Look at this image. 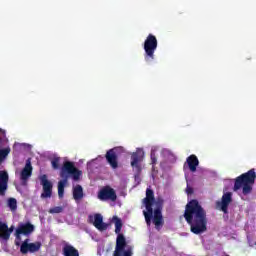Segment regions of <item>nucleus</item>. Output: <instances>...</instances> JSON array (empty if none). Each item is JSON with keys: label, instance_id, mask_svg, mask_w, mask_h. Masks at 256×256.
Returning <instances> with one entry per match:
<instances>
[{"label": "nucleus", "instance_id": "obj_1", "mask_svg": "<svg viewBox=\"0 0 256 256\" xmlns=\"http://www.w3.org/2000/svg\"><path fill=\"white\" fill-rule=\"evenodd\" d=\"M184 217L194 235H201L207 231V212L197 200H191L186 205Z\"/></svg>", "mask_w": 256, "mask_h": 256}, {"label": "nucleus", "instance_id": "obj_2", "mask_svg": "<svg viewBox=\"0 0 256 256\" xmlns=\"http://www.w3.org/2000/svg\"><path fill=\"white\" fill-rule=\"evenodd\" d=\"M143 205L146 208V210L143 211V214L147 225H151V219L153 218V223L156 229H161V227H163V215L161 214V205H163V200L158 199V201L155 202V198L153 197V190L147 189L146 198L143 200ZM153 205H156L157 207V209L154 211V216Z\"/></svg>", "mask_w": 256, "mask_h": 256}, {"label": "nucleus", "instance_id": "obj_3", "mask_svg": "<svg viewBox=\"0 0 256 256\" xmlns=\"http://www.w3.org/2000/svg\"><path fill=\"white\" fill-rule=\"evenodd\" d=\"M81 175H83V172L77 169L73 162L67 161L64 163L60 172L62 180L58 182V196L60 199H63V195L65 194V186L67 185V179L71 177L73 181H79V179H81Z\"/></svg>", "mask_w": 256, "mask_h": 256}, {"label": "nucleus", "instance_id": "obj_4", "mask_svg": "<svg viewBox=\"0 0 256 256\" xmlns=\"http://www.w3.org/2000/svg\"><path fill=\"white\" fill-rule=\"evenodd\" d=\"M111 223L115 225V233H117L118 235L116 239V249L114 252V256H132L133 246L127 244L125 237L120 234L121 228L123 227V222L117 216H114Z\"/></svg>", "mask_w": 256, "mask_h": 256}, {"label": "nucleus", "instance_id": "obj_5", "mask_svg": "<svg viewBox=\"0 0 256 256\" xmlns=\"http://www.w3.org/2000/svg\"><path fill=\"white\" fill-rule=\"evenodd\" d=\"M255 178V169H251L248 172L240 175L235 180L234 191H242L243 195H249V193L253 191V185H255Z\"/></svg>", "mask_w": 256, "mask_h": 256}, {"label": "nucleus", "instance_id": "obj_6", "mask_svg": "<svg viewBox=\"0 0 256 256\" xmlns=\"http://www.w3.org/2000/svg\"><path fill=\"white\" fill-rule=\"evenodd\" d=\"M159 43L157 37L153 34H149L143 44L144 49V61L146 63H153L155 61V51H157Z\"/></svg>", "mask_w": 256, "mask_h": 256}, {"label": "nucleus", "instance_id": "obj_7", "mask_svg": "<svg viewBox=\"0 0 256 256\" xmlns=\"http://www.w3.org/2000/svg\"><path fill=\"white\" fill-rule=\"evenodd\" d=\"M143 159H145V151L143 148H137L135 152L131 153L130 165L136 173H141V169H143L141 165Z\"/></svg>", "mask_w": 256, "mask_h": 256}, {"label": "nucleus", "instance_id": "obj_8", "mask_svg": "<svg viewBox=\"0 0 256 256\" xmlns=\"http://www.w3.org/2000/svg\"><path fill=\"white\" fill-rule=\"evenodd\" d=\"M11 153V147H9V139L7 138V132L5 129L0 128V163H3Z\"/></svg>", "mask_w": 256, "mask_h": 256}, {"label": "nucleus", "instance_id": "obj_9", "mask_svg": "<svg viewBox=\"0 0 256 256\" xmlns=\"http://www.w3.org/2000/svg\"><path fill=\"white\" fill-rule=\"evenodd\" d=\"M35 231V226L31 223H20L16 229L15 237H16V245H21V236L24 235L27 237L31 235Z\"/></svg>", "mask_w": 256, "mask_h": 256}, {"label": "nucleus", "instance_id": "obj_10", "mask_svg": "<svg viewBox=\"0 0 256 256\" xmlns=\"http://www.w3.org/2000/svg\"><path fill=\"white\" fill-rule=\"evenodd\" d=\"M121 153H125V148H123L122 146H118L113 149H110L106 153V159L110 167H112V169H117V167L119 166L117 162V155H121Z\"/></svg>", "mask_w": 256, "mask_h": 256}, {"label": "nucleus", "instance_id": "obj_11", "mask_svg": "<svg viewBox=\"0 0 256 256\" xmlns=\"http://www.w3.org/2000/svg\"><path fill=\"white\" fill-rule=\"evenodd\" d=\"M40 183L43 189L41 194L42 199L51 198V195H53V183L47 179V175L40 176Z\"/></svg>", "mask_w": 256, "mask_h": 256}, {"label": "nucleus", "instance_id": "obj_12", "mask_svg": "<svg viewBox=\"0 0 256 256\" xmlns=\"http://www.w3.org/2000/svg\"><path fill=\"white\" fill-rule=\"evenodd\" d=\"M231 201H233V193L224 192L221 201L216 202V209L222 211L223 213H228V208Z\"/></svg>", "mask_w": 256, "mask_h": 256}, {"label": "nucleus", "instance_id": "obj_13", "mask_svg": "<svg viewBox=\"0 0 256 256\" xmlns=\"http://www.w3.org/2000/svg\"><path fill=\"white\" fill-rule=\"evenodd\" d=\"M39 249H41V242L31 243L29 242V239H26L24 242H22L20 246V251L24 255H26V253H37Z\"/></svg>", "mask_w": 256, "mask_h": 256}, {"label": "nucleus", "instance_id": "obj_14", "mask_svg": "<svg viewBox=\"0 0 256 256\" xmlns=\"http://www.w3.org/2000/svg\"><path fill=\"white\" fill-rule=\"evenodd\" d=\"M98 199H100V201H115L117 194H115V190L111 187H105L99 191Z\"/></svg>", "mask_w": 256, "mask_h": 256}, {"label": "nucleus", "instance_id": "obj_15", "mask_svg": "<svg viewBox=\"0 0 256 256\" xmlns=\"http://www.w3.org/2000/svg\"><path fill=\"white\" fill-rule=\"evenodd\" d=\"M89 221L98 229V231H106L109 225L103 222V215L101 214H93L89 216Z\"/></svg>", "mask_w": 256, "mask_h": 256}, {"label": "nucleus", "instance_id": "obj_16", "mask_svg": "<svg viewBox=\"0 0 256 256\" xmlns=\"http://www.w3.org/2000/svg\"><path fill=\"white\" fill-rule=\"evenodd\" d=\"M13 233V226L8 227L5 222H0V243H7Z\"/></svg>", "mask_w": 256, "mask_h": 256}, {"label": "nucleus", "instance_id": "obj_17", "mask_svg": "<svg viewBox=\"0 0 256 256\" xmlns=\"http://www.w3.org/2000/svg\"><path fill=\"white\" fill-rule=\"evenodd\" d=\"M33 173V166H31V160H27L25 167L20 172V180L25 185Z\"/></svg>", "mask_w": 256, "mask_h": 256}, {"label": "nucleus", "instance_id": "obj_18", "mask_svg": "<svg viewBox=\"0 0 256 256\" xmlns=\"http://www.w3.org/2000/svg\"><path fill=\"white\" fill-rule=\"evenodd\" d=\"M7 183H9V174L7 171H0V195H5L7 191Z\"/></svg>", "mask_w": 256, "mask_h": 256}, {"label": "nucleus", "instance_id": "obj_19", "mask_svg": "<svg viewBox=\"0 0 256 256\" xmlns=\"http://www.w3.org/2000/svg\"><path fill=\"white\" fill-rule=\"evenodd\" d=\"M157 151H159V146H153L151 148V165H152V178L157 177V171L155 170V165H157Z\"/></svg>", "mask_w": 256, "mask_h": 256}, {"label": "nucleus", "instance_id": "obj_20", "mask_svg": "<svg viewBox=\"0 0 256 256\" xmlns=\"http://www.w3.org/2000/svg\"><path fill=\"white\" fill-rule=\"evenodd\" d=\"M186 164L189 170L192 173H195L197 171V167H199V159L195 155H190L186 160Z\"/></svg>", "mask_w": 256, "mask_h": 256}, {"label": "nucleus", "instance_id": "obj_21", "mask_svg": "<svg viewBox=\"0 0 256 256\" xmlns=\"http://www.w3.org/2000/svg\"><path fill=\"white\" fill-rule=\"evenodd\" d=\"M161 157L164 161H167L168 163H173V161H175V155L172 154L171 150L169 149H162Z\"/></svg>", "mask_w": 256, "mask_h": 256}, {"label": "nucleus", "instance_id": "obj_22", "mask_svg": "<svg viewBox=\"0 0 256 256\" xmlns=\"http://www.w3.org/2000/svg\"><path fill=\"white\" fill-rule=\"evenodd\" d=\"M73 198L75 201H80V199H83V187H81V185L74 186Z\"/></svg>", "mask_w": 256, "mask_h": 256}, {"label": "nucleus", "instance_id": "obj_23", "mask_svg": "<svg viewBox=\"0 0 256 256\" xmlns=\"http://www.w3.org/2000/svg\"><path fill=\"white\" fill-rule=\"evenodd\" d=\"M64 256H79V251L71 245H66L63 249Z\"/></svg>", "mask_w": 256, "mask_h": 256}, {"label": "nucleus", "instance_id": "obj_24", "mask_svg": "<svg viewBox=\"0 0 256 256\" xmlns=\"http://www.w3.org/2000/svg\"><path fill=\"white\" fill-rule=\"evenodd\" d=\"M50 161L53 169H59V165L61 163V157H59L57 154H53L50 157Z\"/></svg>", "mask_w": 256, "mask_h": 256}, {"label": "nucleus", "instance_id": "obj_25", "mask_svg": "<svg viewBox=\"0 0 256 256\" xmlns=\"http://www.w3.org/2000/svg\"><path fill=\"white\" fill-rule=\"evenodd\" d=\"M101 161H103V157L100 156L98 158H95L87 163V168L91 171L93 167H97V165H101Z\"/></svg>", "mask_w": 256, "mask_h": 256}, {"label": "nucleus", "instance_id": "obj_26", "mask_svg": "<svg viewBox=\"0 0 256 256\" xmlns=\"http://www.w3.org/2000/svg\"><path fill=\"white\" fill-rule=\"evenodd\" d=\"M7 205L10 209V211L15 212L17 211V199L15 198H9L7 200Z\"/></svg>", "mask_w": 256, "mask_h": 256}, {"label": "nucleus", "instance_id": "obj_27", "mask_svg": "<svg viewBox=\"0 0 256 256\" xmlns=\"http://www.w3.org/2000/svg\"><path fill=\"white\" fill-rule=\"evenodd\" d=\"M63 211V207L61 206H56L52 209L49 210V213H61Z\"/></svg>", "mask_w": 256, "mask_h": 256}, {"label": "nucleus", "instance_id": "obj_28", "mask_svg": "<svg viewBox=\"0 0 256 256\" xmlns=\"http://www.w3.org/2000/svg\"><path fill=\"white\" fill-rule=\"evenodd\" d=\"M21 147V143L15 142L13 145V149H19Z\"/></svg>", "mask_w": 256, "mask_h": 256}, {"label": "nucleus", "instance_id": "obj_29", "mask_svg": "<svg viewBox=\"0 0 256 256\" xmlns=\"http://www.w3.org/2000/svg\"><path fill=\"white\" fill-rule=\"evenodd\" d=\"M186 192H187L188 195H191V193H193V189L187 187Z\"/></svg>", "mask_w": 256, "mask_h": 256}, {"label": "nucleus", "instance_id": "obj_30", "mask_svg": "<svg viewBox=\"0 0 256 256\" xmlns=\"http://www.w3.org/2000/svg\"><path fill=\"white\" fill-rule=\"evenodd\" d=\"M135 181H139V175L135 176Z\"/></svg>", "mask_w": 256, "mask_h": 256}, {"label": "nucleus", "instance_id": "obj_31", "mask_svg": "<svg viewBox=\"0 0 256 256\" xmlns=\"http://www.w3.org/2000/svg\"><path fill=\"white\" fill-rule=\"evenodd\" d=\"M161 167H163V162L160 163Z\"/></svg>", "mask_w": 256, "mask_h": 256}]
</instances>
